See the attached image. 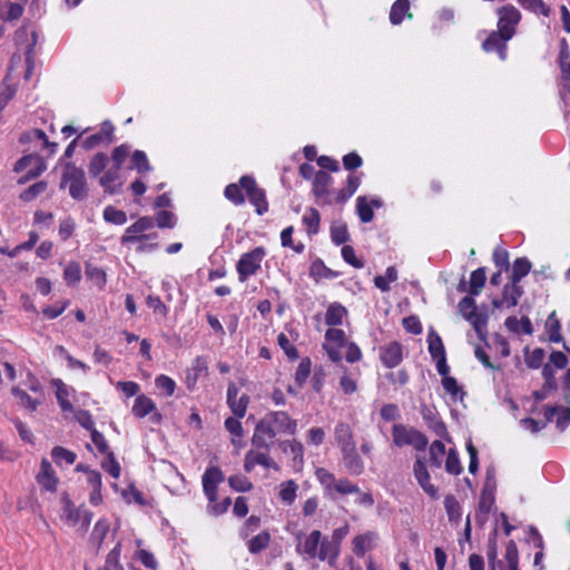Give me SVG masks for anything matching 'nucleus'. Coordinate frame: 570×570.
<instances>
[{"mask_svg":"<svg viewBox=\"0 0 570 570\" xmlns=\"http://www.w3.org/2000/svg\"><path fill=\"white\" fill-rule=\"evenodd\" d=\"M295 538V550L305 561L318 559L327 561L331 567L335 566L340 550L336 544L330 543L327 537H323L321 531L313 530L308 534L301 531Z\"/></svg>","mask_w":570,"mask_h":570,"instance_id":"obj_1","label":"nucleus"},{"mask_svg":"<svg viewBox=\"0 0 570 570\" xmlns=\"http://www.w3.org/2000/svg\"><path fill=\"white\" fill-rule=\"evenodd\" d=\"M297 430V421L284 411L268 412L259 420L254 430V441L262 444L263 436L273 441L279 433L293 435Z\"/></svg>","mask_w":570,"mask_h":570,"instance_id":"obj_2","label":"nucleus"},{"mask_svg":"<svg viewBox=\"0 0 570 570\" xmlns=\"http://www.w3.org/2000/svg\"><path fill=\"white\" fill-rule=\"evenodd\" d=\"M315 478L322 485L324 495L330 499L335 500L340 495L360 493V488L355 483L345 478L336 479L325 468H317L315 470Z\"/></svg>","mask_w":570,"mask_h":570,"instance_id":"obj_3","label":"nucleus"},{"mask_svg":"<svg viewBox=\"0 0 570 570\" xmlns=\"http://www.w3.org/2000/svg\"><path fill=\"white\" fill-rule=\"evenodd\" d=\"M250 441L252 449L245 454L244 470L246 472H252L256 465H262L266 469L278 470V465L269 454L273 441L263 436L262 444H258L254 441V435L252 436Z\"/></svg>","mask_w":570,"mask_h":570,"instance_id":"obj_4","label":"nucleus"},{"mask_svg":"<svg viewBox=\"0 0 570 570\" xmlns=\"http://www.w3.org/2000/svg\"><path fill=\"white\" fill-rule=\"evenodd\" d=\"M392 436L393 443L399 448L412 445L417 451H424L429 443L428 438L422 432L404 424H394Z\"/></svg>","mask_w":570,"mask_h":570,"instance_id":"obj_5","label":"nucleus"},{"mask_svg":"<svg viewBox=\"0 0 570 570\" xmlns=\"http://www.w3.org/2000/svg\"><path fill=\"white\" fill-rule=\"evenodd\" d=\"M62 185H69V194L73 199L81 200L87 196L85 173L72 163H68L63 169Z\"/></svg>","mask_w":570,"mask_h":570,"instance_id":"obj_6","label":"nucleus"},{"mask_svg":"<svg viewBox=\"0 0 570 570\" xmlns=\"http://www.w3.org/2000/svg\"><path fill=\"white\" fill-rule=\"evenodd\" d=\"M266 255L263 247H256L253 250L245 253L240 256L236 269L240 282L247 281L250 276L255 275L261 268V264Z\"/></svg>","mask_w":570,"mask_h":570,"instance_id":"obj_7","label":"nucleus"},{"mask_svg":"<svg viewBox=\"0 0 570 570\" xmlns=\"http://www.w3.org/2000/svg\"><path fill=\"white\" fill-rule=\"evenodd\" d=\"M497 14L498 30L505 36V39H512L522 18L520 10L513 4H505L498 9Z\"/></svg>","mask_w":570,"mask_h":570,"instance_id":"obj_8","label":"nucleus"},{"mask_svg":"<svg viewBox=\"0 0 570 570\" xmlns=\"http://www.w3.org/2000/svg\"><path fill=\"white\" fill-rule=\"evenodd\" d=\"M46 169L43 160L38 155H27L20 158L14 165L16 173H26L19 178V184L38 177Z\"/></svg>","mask_w":570,"mask_h":570,"instance_id":"obj_9","label":"nucleus"},{"mask_svg":"<svg viewBox=\"0 0 570 570\" xmlns=\"http://www.w3.org/2000/svg\"><path fill=\"white\" fill-rule=\"evenodd\" d=\"M239 183L246 191L249 202L255 206L256 213L263 215L268 210V203L264 189L259 188L252 176H243Z\"/></svg>","mask_w":570,"mask_h":570,"instance_id":"obj_10","label":"nucleus"},{"mask_svg":"<svg viewBox=\"0 0 570 570\" xmlns=\"http://www.w3.org/2000/svg\"><path fill=\"white\" fill-rule=\"evenodd\" d=\"M413 474L422 490L432 499L439 498V488L431 483L425 459L417 455L413 464Z\"/></svg>","mask_w":570,"mask_h":570,"instance_id":"obj_11","label":"nucleus"},{"mask_svg":"<svg viewBox=\"0 0 570 570\" xmlns=\"http://www.w3.org/2000/svg\"><path fill=\"white\" fill-rule=\"evenodd\" d=\"M345 343V332L340 328H330L325 333V343L323 345L326 351L328 357L333 362H338L342 360L341 348Z\"/></svg>","mask_w":570,"mask_h":570,"instance_id":"obj_12","label":"nucleus"},{"mask_svg":"<svg viewBox=\"0 0 570 570\" xmlns=\"http://www.w3.org/2000/svg\"><path fill=\"white\" fill-rule=\"evenodd\" d=\"M224 481V473L218 466H209L202 476L204 493L209 502L217 500L218 485Z\"/></svg>","mask_w":570,"mask_h":570,"instance_id":"obj_13","label":"nucleus"},{"mask_svg":"<svg viewBox=\"0 0 570 570\" xmlns=\"http://www.w3.org/2000/svg\"><path fill=\"white\" fill-rule=\"evenodd\" d=\"M155 226V222L153 217L144 216L136 220L134 224L128 226L120 238V243L122 245L135 243L142 236L147 235L146 233L153 229Z\"/></svg>","mask_w":570,"mask_h":570,"instance_id":"obj_14","label":"nucleus"},{"mask_svg":"<svg viewBox=\"0 0 570 570\" xmlns=\"http://www.w3.org/2000/svg\"><path fill=\"white\" fill-rule=\"evenodd\" d=\"M239 390L235 383L230 382L227 387V404L237 417H244L249 404V396L242 394L238 396Z\"/></svg>","mask_w":570,"mask_h":570,"instance_id":"obj_15","label":"nucleus"},{"mask_svg":"<svg viewBox=\"0 0 570 570\" xmlns=\"http://www.w3.org/2000/svg\"><path fill=\"white\" fill-rule=\"evenodd\" d=\"M63 518L71 524H80L87 530L92 520V513L85 508H76L70 501L66 502L63 508Z\"/></svg>","mask_w":570,"mask_h":570,"instance_id":"obj_16","label":"nucleus"},{"mask_svg":"<svg viewBox=\"0 0 570 570\" xmlns=\"http://www.w3.org/2000/svg\"><path fill=\"white\" fill-rule=\"evenodd\" d=\"M38 484L46 491L56 492L58 485V478L47 459L41 460L40 470L36 476Z\"/></svg>","mask_w":570,"mask_h":570,"instance_id":"obj_17","label":"nucleus"},{"mask_svg":"<svg viewBox=\"0 0 570 570\" xmlns=\"http://www.w3.org/2000/svg\"><path fill=\"white\" fill-rule=\"evenodd\" d=\"M505 36L501 31H492L483 41L482 48L487 52L497 51L501 60L507 58V42Z\"/></svg>","mask_w":570,"mask_h":570,"instance_id":"obj_18","label":"nucleus"},{"mask_svg":"<svg viewBox=\"0 0 570 570\" xmlns=\"http://www.w3.org/2000/svg\"><path fill=\"white\" fill-rule=\"evenodd\" d=\"M279 449L284 453L292 454L293 469L296 471H301L304 465V446L297 440H285L278 443Z\"/></svg>","mask_w":570,"mask_h":570,"instance_id":"obj_19","label":"nucleus"},{"mask_svg":"<svg viewBox=\"0 0 570 570\" xmlns=\"http://www.w3.org/2000/svg\"><path fill=\"white\" fill-rule=\"evenodd\" d=\"M380 357L382 363L389 367L393 368L397 366L403 358L402 346L397 342H392L386 346L381 347Z\"/></svg>","mask_w":570,"mask_h":570,"instance_id":"obj_20","label":"nucleus"},{"mask_svg":"<svg viewBox=\"0 0 570 570\" xmlns=\"http://www.w3.org/2000/svg\"><path fill=\"white\" fill-rule=\"evenodd\" d=\"M342 460L345 469L352 475H360L364 471V462L356 451V445L348 449H343Z\"/></svg>","mask_w":570,"mask_h":570,"instance_id":"obj_21","label":"nucleus"},{"mask_svg":"<svg viewBox=\"0 0 570 570\" xmlns=\"http://www.w3.org/2000/svg\"><path fill=\"white\" fill-rule=\"evenodd\" d=\"M334 438L341 451L356 445L352 428L345 422H338L335 425Z\"/></svg>","mask_w":570,"mask_h":570,"instance_id":"obj_22","label":"nucleus"},{"mask_svg":"<svg viewBox=\"0 0 570 570\" xmlns=\"http://www.w3.org/2000/svg\"><path fill=\"white\" fill-rule=\"evenodd\" d=\"M517 3L537 17L549 18L552 13L551 7L544 0H517Z\"/></svg>","mask_w":570,"mask_h":570,"instance_id":"obj_23","label":"nucleus"},{"mask_svg":"<svg viewBox=\"0 0 570 570\" xmlns=\"http://www.w3.org/2000/svg\"><path fill=\"white\" fill-rule=\"evenodd\" d=\"M120 167L112 165L99 178V184L106 193L114 194L116 191V183L120 178Z\"/></svg>","mask_w":570,"mask_h":570,"instance_id":"obj_24","label":"nucleus"},{"mask_svg":"<svg viewBox=\"0 0 570 570\" xmlns=\"http://www.w3.org/2000/svg\"><path fill=\"white\" fill-rule=\"evenodd\" d=\"M505 327L515 334H527L531 335L533 332V327L529 317L523 316L521 320H518L515 316H509L504 322Z\"/></svg>","mask_w":570,"mask_h":570,"instance_id":"obj_25","label":"nucleus"},{"mask_svg":"<svg viewBox=\"0 0 570 570\" xmlns=\"http://www.w3.org/2000/svg\"><path fill=\"white\" fill-rule=\"evenodd\" d=\"M519 553L517 544L513 540H510L505 546L504 561H501V566H498L500 570H519Z\"/></svg>","mask_w":570,"mask_h":570,"instance_id":"obj_26","label":"nucleus"},{"mask_svg":"<svg viewBox=\"0 0 570 570\" xmlns=\"http://www.w3.org/2000/svg\"><path fill=\"white\" fill-rule=\"evenodd\" d=\"M53 385L56 386V397L58 403L63 412H71L73 406L69 400V389L68 386L59 379L53 380Z\"/></svg>","mask_w":570,"mask_h":570,"instance_id":"obj_27","label":"nucleus"},{"mask_svg":"<svg viewBox=\"0 0 570 570\" xmlns=\"http://www.w3.org/2000/svg\"><path fill=\"white\" fill-rule=\"evenodd\" d=\"M302 222L309 236L316 235L320 230L321 216L317 209L309 207L305 210Z\"/></svg>","mask_w":570,"mask_h":570,"instance_id":"obj_28","label":"nucleus"},{"mask_svg":"<svg viewBox=\"0 0 570 570\" xmlns=\"http://www.w3.org/2000/svg\"><path fill=\"white\" fill-rule=\"evenodd\" d=\"M298 484L294 480H287L279 484V499L283 503L292 505L297 497Z\"/></svg>","mask_w":570,"mask_h":570,"instance_id":"obj_29","label":"nucleus"},{"mask_svg":"<svg viewBox=\"0 0 570 570\" xmlns=\"http://www.w3.org/2000/svg\"><path fill=\"white\" fill-rule=\"evenodd\" d=\"M156 409L151 399L141 394L138 395L134 402L132 413L137 417H145Z\"/></svg>","mask_w":570,"mask_h":570,"instance_id":"obj_30","label":"nucleus"},{"mask_svg":"<svg viewBox=\"0 0 570 570\" xmlns=\"http://www.w3.org/2000/svg\"><path fill=\"white\" fill-rule=\"evenodd\" d=\"M410 10V1L409 0H396L391 8L390 11V21L392 24H400L404 17L411 16L409 13Z\"/></svg>","mask_w":570,"mask_h":570,"instance_id":"obj_31","label":"nucleus"},{"mask_svg":"<svg viewBox=\"0 0 570 570\" xmlns=\"http://www.w3.org/2000/svg\"><path fill=\"white\" fill-rule=\"evenodd\" d=\"M345 315V307L342 306L341 304L333 303L326 309L325 323L330 326L341 325Z\"/></svg>","mask_w":570,"mask_h":570,"instance_id":"obj_32","label":"nucleus"},{"mask_svg":"<svg viewBox=\"0 0 570 570\" xmlns=\"http://www.w3.org/2000/svg\"><path fill=\"white\" fill-rule=\"evenodd\" d=\"M445 445L443 442L436 440L432 442L429 449V463L432 468L440 469L445 455Z\"/></svg>","mask_w":570,"mask_h":570,"instance_id":"obj_33","label":"nucleus"},{"mask_svg":"<svg viewBox=\"0 0 570 570\" xmlns=\"http://www.w3.org/2000/svg\"><path fill=\"white\" fill-rule=\"evenodd\" d=\"M271 542V534L268 531H262L253 537L247 542V549L252 554H257L265 550Z\"/></svg>","mask_w":570,"mask_h":570,"instance_id":"obj_34","label":"nucleus"},{"mask_svg":"<svg viewBox=\"0 0 570 570\" xmlns=\"http://www.w3.org/2000/svg\"><path fill=\"white\" fill-rule=\"evenodd\" d=\"M531 269V263L525 257H519L513 262L510 281L512 283H519L524 276L529 274Z\"/></svg>","mask_w":570,"mask_h":570,"instance_id":"obj_35","label":"nucleus"},{"mask_svg":"<svg viewBox=\"0 0 570 570\" xmlns=\"http://www.w3.org/2000/svg\"><path fill=\"white\" fill-rule=\"evenodd\" d=\"M466 321L473 326L478 337L484 341L487 337L488 316L483 313H479L478 311H475L468 316Z\"/></svg>","mask_w":570,"mask_h":570,"instance_id":"obj_36","label":"nucleus"},{"mask_svg":"<svg viewBox=\"0 0 570 570\" xmlns=\"http://www.w3.org/2000/svg\"><path fill=\"white\" fill-rule=\"evenodd\" d=\"M376 535L373 532L356 535L353 540V551L355 554L362 557L367 550L372 548V543Z\"/></svg>","mask_w":570,"mask_h":570,"instance_id":"obj_37","label":"nucleus"},{"mask_svg":"<svg viewBox=\"0 0 570 570\" xmlns=\"http://www.w3.org/2000/svg\"><path fill=\"white\" fill-rule=\"evenodd\" d=\"M523 289L519 285V283H512L510 281V284H507L503 288L502 296L504 297V301L507 302V307L511 308L517 306L519 298L522 296Z\"/></svg>","mask_w":570,"mask_h":570,"instance_id":"obj_38","label":"nucleus"},{"mask_svg":"<svg viewBox=\"0 0 570 570\" xmlns=\"http://www.w3.org/2000/svg\"><path fill=\"white\" fill-rule=\"evenodd\" d=\"M485 279H487L485 268H483V267H479L471 273L470 288H469L471 296H476L481 293L484 284H485Z\"/></svg>","mask_w":570,"mask_h":570,"instance_id":"obj_39","label":"nucleus"},{"mask_svg":"<svg viewBox=\"0 0 570 570\" xmlns=\"http://www.w3.org/2000/svg\"><path fill=\"white\" fill-rule=\"evenodd\" d=\"M109 158L104 153H97L94 155L89 163L88 171L91 177H98L107 168Z\"/></svg>","mask_w":570,"mask_h":570,"instance_id":"obj_40","label":"nucleus"},{"mask_svg":"<svg viewBox=\"0 0 570 570\" xmlns=\"http://www.w3.org/2000/svg\"><path fill=\"white\" fill-rule=\"evenodd\" d=\"M428 343H429V352L433 360L442 357V356H446L443 342H442L441 337L433 330H431L428 335Z\"/></svg>","mask_w":570,"mask_h":570,"instance_id":"obj_41","label":"nucleus"},{"mask_svg":"<svg viewBox=\"0 0 570 570\" xmlns=\"http://www.w3.org/2000/svg\"><path fill=\"white\" fill-rule=\"evenodd\" d=\"M397 279V271L394 266L386 268L385 275H379L374 278V284L382 292L390 289V284Z\"/></svg>","mask_w":570,"mask_h":570,"instance_id":"obj_42","label":"nucleus"},{"mask_svg":"<svg viewBox=\"0 0 570 570\" xmlns=\"http://www.w3.org/2000/svg\"><path fill=\"white\" fill-rule=\"evenodd\" d=\"M51 456L55 460V462L59 465H61L62 463L71 465L75 463L77 458L75 452L67 450L62 446H55L51 451Z\"/></svg>","mask_w":570,"mask_h":570,"instance_id":"obj_43","label":"nucleus"},{"mask_svg":"<svg viewBox=\"0 0 570 570\" xmlns=\"http://www.w3.org/2000/svg\"><path fill=\"white\" fill-rule=\"evenodd\" d=\"M131 168L136 169L139 174H146L151 170L147 155L141 150L134 151L131 156Z\"/></svg>","mask_w":570,"mask_h":570,"instance_id":"obj_44","label":"nucleus"},{"mask_svg":"<svg viewBox=\"0 0 570 570\" xmlns=\"http://www.w3.org/2000/svg\"><path fill=\"white\" fill-rule=\"evenodd\" d=\"M104 219L110 224L121 226L126 224L127 215L124 210L117 209L114 206H107L104 209Z\"/></svg>","mask_w":570,"mask_h":570,"instance_id":"obj_45","label":"nucleus"},{"mask_svg":"<svg viewBox=\"0 0 570 570\" xmlns=\"http://www.w3.org/2000/svg\"><path fill=\"white\" fill-rule=\"evenodd\" d=\"M208 373V362L204 356H197L191 365L190 373L188 375V380L190 377L194 382H196L200 376L207 375Z\"/></svg>","mask_w":570,"mask_h":570,"instance_id":"obj_46","label":"nucleus"},{"mask_svg":"<svg viewBox=\"0 0 570 570\" xmlns=\"http://www.w3.org/2000/svg\"><path fill=\"white\" fill-rule=\"evenodd\" d=\"M356 209L361 222L370 223L373 220L374 213L372 206L368 204L365 197L360 196L356 199Z\"/></svg>","mask_w":570,"mask_h":570,"instance_id":"obj_47","label":"nucleus"},{"mask_svg":"<svg viewBox=\"0 0 570 570\" xmlns=\"http://www.w3.org/2000/svg\"><path fill=\"white\" fill-rule=\"evenodd\" d=\"M243 189L244 188L240 184H229L226 186L224 195L233 204L243 205L245 203V197L242 191Z\"/></svg>","mask_w":570,"mask_h":570,"instance_id":"obj_48","label":"nucleus"},{"mask_svg":"<svg viewBox=\"0 0 570 570\" xmlns=\"http://www.w3.org/2000/svg\"><path fill=\"white\" fill-rule=\"evenodd\" d=\"M277 343L279 347L284 351L288 360L296 361L299 357L297 348L292 344L291 340L286 334H278Z\"/></svg>","mask_w":570,"mask_h":570,"instance_id":"obj_49","label":"nucleus"},{"mask_svg":"<svg viewBox=\"0 0 570 570\" xmlns=\"http://www.w3.org/2000/svg\"><path fill=\"white\" fill-rule=\"evenodd\" d=\"M331 239L335 245H342L348 239L347 227L343 223H335L331 226Z\"/></svg>","mask_w":570,"mask_h":570,"instance_id":"obj_50","label":"nucleus"},{"mask_svg":"<svg viewBox=\"0 0 570 570\" xmlns=\"http://www.w3.org/2000/svg\"><path fill=\"white\" fill-rule=\"evenodd\" d=\"M331 180H332V177L327 173H325L323 170H318L315 174V177L313 180L314 193L317 196L324 195L326 193V188L330 185Z\"/></svg>","mask_w":570,"mask_h":570,"instance_id":"obj_51","label":"nucleus"},{"mask_svg":"<svg viewBox=\"0 0 570 570\" xmlns=\"http://www.w3.org/2000/svg\"><path fill=\"white\" fill-rule=\"evenodd\" d=\"M445 470L448 473L459 475L462 472V465L456 450L450 449L445 460Z\"/></svg>","mask_w":570,"mask_h":570,"instance_id":"obj_52","label":"nucleus"},{"mask_svg":"<svg viewBox=\"0 0 570 570\" xmlns=\"http://www.w3.org/2000/svg\"><path fill=\"white\" fill-rule=\"evenodd\" d=\"M12 394L19 400V404L30 411H36L39 402L33 400L30 395L27 394L23 390L14 386L11 390Z\"/></svg>","mask_w":570,"mask_h":570,"instance_id":"obj_53","label":"nucleus"},{"mask_svg":"<svg viewBox=\"0 0 570 570\" xmlns=\"http://www.w3.org/2000/svg\"><path fill=\"white\" fill-rule=\"evenodd\" d=\"M547 328L549 334V340L553 343H559L562 340L561 335V325L559 321L556 318V313L553 312L547 321Z\"/></svg>","mask_w":570,"mask_h":570,"instance_id":"obj_54","label":"nucleus"},{"mask_svg":"<svg viewBox=\"0 0 570 570\" xmlns=\"http://www.w3.org/2000/svg\"><path fill=\"white\" fill-rule=\"evenodd\" d=\"M497 530L490 535L488 541V549H487V558L489 561L490 568H494L497 566H501V561L498 560V548H497Z\"/></svg>","mask_w":570,"mask_h":570,"instance_id":"obj_55","label":"nucleus"},{"mask_svg":"<svg viewBox=\"0 0 570 570\" xmlns=\"http://www.w3.org/2000/svg\"><path fill=\"white\" fill-rule=\"evenodd\" d=\"M444 508L450 521H458L461 517V507L453 495H446L444 499Z\"/></svg>","mask_w":570,"mask_h":570,"instance_id":"obj_56","label":"nucleus"},{"mask_svg":"<svg viewBox=\"0 0 570 570\" xmlns=\"http://www.w3.org/2000/svg\"><path fill=\"white\" fill-rule=\"evenodd\" d=\"M158 237L157 233H151L148 235L142 236V238H139L135 243H137L136 252L138 253H147L151 252L157 248V243L154 242Z\"/></svg>","mask_w":570,"mask_h":570,"instance_id":"obj_57","label":"nucleus"},{"mask_svg":"<svg viewBox=\"0 0 570 570\" xmlns=\"http://www.w3.org/2000/svg\"><path fill=\"white\" fill-rule=\"evenodd\" d=\"M228 483L230 488H233L237 492H248L253 488L252 482L245 475L240 474L229 476Z\"/></svg>","mask_w":570,"mask_h":570,"instance_id":"obj_58","label":"nucleus"},{"mask_svg":"<svg viewBox=\"0 0 570 570\" xmlns=\"http://www.w3.org/2000/svg\"><path fill=\"white\" fill-rule=\"evenodd\" d=\"M293 233H294V227L293 226H288L286 228H284L281 233V242H282V246L284 247H291L293 248L296 253H302L305 248L304 244L302 243H298V244H293Z\"/></svg>","mask_w":570,"mask_h":570,"instance_id":"obj_59","label":"nucleus"},{"mask_svg":"<svg viewBox=\"0 0 570 570\" xmlns=\"http://www.w3.org/2000/svg\"><path fill=\"white\" fill-rule=\"evenodd\" d=\"M155 384L157 386V389H159L160 391H163V393L166 395V396H171L175 392V389H176V383L175 381L167 376V375H158L155 380Z\"/></svg>","mask_w":570,"mask_h":570,"instance_id":"obj_60","label":"nucleus"},{"mask_svg":"<svg viewBox=\"0 0 570 570\" xmlns=\"http://www.w3.org/2000/svg\"><path fill=\"white\" fill-rule=\"evenodd\" d=\"M311 366L312 363L308 357H305L299 362L295 373V381L299 386H302L307 381L311 374Z\"/></svg>","mask_w":570,"mask_h":570,"instance_id":"obj_61","label":"nucleus"},{"mask_svg":"<svg viewBox=\"0 0 570 570\" xmlns=\"http://www.w3.org/2000/svg\"><path fill=\"white\" fill-rule=\"evenodd\" d=\"M154 222L159 228H174L176 217L171 212L161 210L156 214Z\"/></svg>","mask_w":570,"mask_h":570,"instance_id":"obj_62","label":"nucleus"},{"mask_svg":"<svg viewBox=\"0 0 570 570\" xmlns=\"http://www.w3.org/2000/svg\"><path fill=\"white\" fill-rule=\"evenodd\" d=\"M106 455L107 458L101 464L102 469L107 471L114 479H119L121 471L120 464L116 460L112 452H108Z\"/></svg>","mask_w":570,"mask_h":570,"instance_id":"obj_63","label":"nucleus"},{"mask_svg":"<svg viewBox=\"0 0 570 570\" xmlns=\"http://www.w3.org/2000/svg\"><path fill=\"white\" fill-rule=\"evenodd\" d=\"M120 548L115 547L107 556L106 563L102 570H122L119 563Z\"/></svg>","mask_w":570,"mask_h":570,"instance_id":"obj_64","label":"nucleus"}]
</instances>
